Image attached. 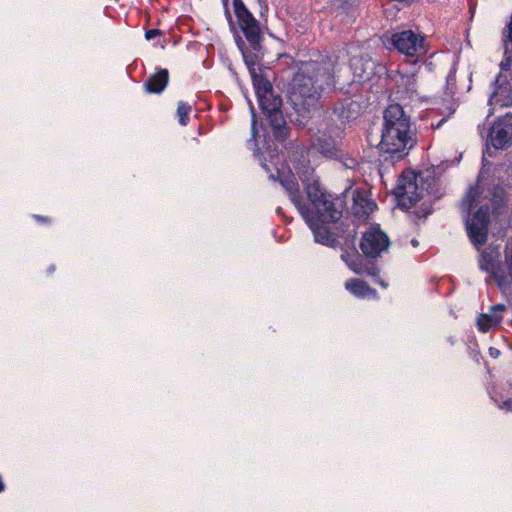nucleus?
Instances as JSON below:
<instances>
[{"label":"nucleus","mask_w":512,"mask_h":512,"mask_svg":"<svg viewBox=\"0 0 512 512\" xmlns=\"http://www.w3.org/2000/svg\"><path fill=\"white\" fill-rule=\"evenodd\" d=\"M413 140L410 131L409 119L405 116L402 107L398 104L390 105L384 113L379 148L383 153L397 155L399 158L411 148Z\"/></svg>","instance_id":"nucleus-1"},{"label":"nucleus","mask_w":512,"mask_h":512,"mask_svg":"<svg viewBox=\"0 0 512 512\" xmlns=\"http://www.w3.org/2000/svg\"><path fill=\"white\" fill-rule=\"evenodd\" d=\"M319 64L316 61L302 62L289 84V98L297 110H317L320 94L317 81Z\"/></svg>","instance_id":"nucleus-2"},{"label":"nucleus","mask_w":512,"mask_h":512,"mask_svg":"<svg viewBox=\"0 0 512 512\" xmlns=\"http://www.w3.org/2000/svg\"><path fill=\"white\" fill-rule=\"evenodd\" d=\"M300 179L305 185L308 203L299 205V211L305 222L314 234V241H320V185L317 177H315V168L302 164L298 170Z\"/></svg>","instance_id":"nucleus-3"},{"label":"nucleus","mask_w":512,"mask_h":512,"mask_svg":"<svg viewBox=\"0 0 512 512\" xmlns=\"http://www.w3.org/2000/svg\"><path fill=\"white\" fill-rule=\"evenodd\" d=\"M344 208V196L322 193V245L335 246L345 233L341 222Z\"/></svg>","instance_id":"nucleus-4"},{"label":"nucleus","mask_w":512,"mask_h":512,"mask_svg":"<svg viewBox=\"0 0 512 512\" xmlns=\"http://www.w3.org/2000/svg\"><path fill=\"white\" fill-rule=\"evenodd\" d=\"M429 177V173L416 174L413 171L404 172L395 188V196L398 199L399 205L409 209L423 198L425 192L435 196V181L426 183Z\"/></svg>","instance_id":"nucleus-5"},{"label":"nucleus","mask_w":512,"mask_h":512,"mask_svg":"<svg viewBox=\"0 0 512 512\" xmlns=\"http://www.w3.org/2000/svg\"><path fill=\"white\" fill-rule=\"evenodd\" d=\"M258 100L263 113L270 122L274 136L277 139L284 140L287 137V127L280 109L282 106L281 98L270 93L261 94V97Z\"/></svg>","instance_id":"nucleus-6"},{"label":"nucleus","mask_w":512,"mask_h":512,"mask_svg":"<svg viewBox=\"0 0 512 512\" xmlns=\"http://www.w3.org/2000/svg\"><path fill=\"white\" fill-rule=\"evenodd\" d=\"M508 63L500 64V73L495 81V88L489 100V106H512V71L507 69Z\"/></svg>","instance_id":"nucleus-7"},{"label":"nucleus","mask_w":512,"mask_h":512,"mask_svg":"<svg viewBox=\"0 0 512 512\" xmlns=\"http://www.w3.org/2000/svg\"><path fill=\"white\" fill-rule=\"evenodd\" d=\"M235 14L239 26L247 41L254 50H259L261 41V30L258 21L247 10L241 0H234Z\"/></svg>","instance_id":"nucleus-8"},{"label":"nucleus","mask_w":512,"mask_h":512,"mask_svg":"<svg viewBox=\"0 0 512 512\" xmlns=\"http://www.w3.org/2000/svg\"><path fill=\"white\" fill-rule=\"evenodd\" d=\"M390 41L400 53L407 56L419 57L426 53L424 37L412 30L394 33Z\"/></svg>","instance_id":"nucleus-9"},{"label":"nucleus","mask_w":512,"mask_h":512,"mask_svg":"<svg viewBox=\"0 0 512 512\" xmlns=\"http://www.w3.org/2000/svg\"><path fill=\"white\" fill-rule=\"evenodd\" d=\"M479 267L487 272L499 287L512 283V258H481Z\"/></svg>","instance_id":"nucleus-10"},{"label":"nucleus","mask_w":512,"mask_h":512,"mask_svg":"<svg viewBox=\"0 0 512 512\" xmlns=\"http://www.w3.org/2000/svg\"><path fill=\"white\" fill-rule=\"evenodd\" d=\"M487 143L495 149H506L512 145V114H506L493 123Z\"/></svg>","instance_id":"nucleus-11"},{"label":"nucleus","mask_w":512,"mask_h":512,"mask_svg":"<svg viewBox=\"0 0 512 512\" xmlns=\"http://www.w3.org/2000/svg\"><path fill=\"white\" fill-rule=\"evenodd\" d=\"M488 208L481 207L474 214L472 219L467 221L466 230L468 237L474 247L477 249L483 246L488 239Z\"/></svg>","instance_id":"nucleus-12"},{"label":"nucleus","mask_w":512,"mask_h":512,"mask_svg":"<svg viewBox=\"0 0 512 512\" xmlns=\"http://www.w3.org/2000/svg\"><path fill=\"white\" fill-rule=\"evenodd\" d=\"M389 244L387 235L379 228L372 227L364 233L360 248L364 256H379L388 251Z\"/></svg>","instance_id":"nucleus-13"},{"label":"nucleus","mask_w":512,"mask_h":512,"mask_svg":"<svg viewBox=\"0 0 512 512\" xmlns=\"http://www.w3.org/2000/svg\"><path fill=\"white\" fill-rule=\"evenodd\" d=\"M350 68L352 71V82L363 84L373 79L382 68L377 66L368 55L353 56L350 60Z\"/></svg>","instance_id":"nucleus-14"},{"label":"nucleus","mask_w":512,"mask_h":512,"mask_svg":"<svg viewBox=\"0 0 512 512\" xmlns=\"http://www.w3.org/2000/svg\"><path fill=\"white\" fill-rule=\"evenodd\" d=\"M347 266L358 275H365L372 278L373 282L387 289L389 284L380 278V270L377 266V258H342Z\"/></svg>","instance_id":"nucleus-15"},{"label":"nucleus","mask_w":512,"mask_h":512,"mask_svg":"<svg viewBox=\"0 0 512 512\" xmlns=\"http://www.w3.org/2000/svg\"><path fill=\"white\" fill-rule=\"evenodd\" d=\"M416 73L417 69L408 71L405 65H402L400 70L394 75L393 80L397 86L396 93L400 99L413 100L418 96L415 79Z\"/></svg>","instance_id":"nucleus-16"},{"label":"nucleus","mask_w":512,"mask_h":512,"mask_svg":"<svg viewBox=\"0 0 512 512\" xmlns=\"http://www.w3.org/2000/svg\"><path fill=\"white\" fill-rule=\"evenodd\" d=\"M341 65L337 55H328L322 60V91H332L339 81Z\"/></svg>","instance_id":"nucleus-17"},{"label":"nucleus","mask_w":512,"mask_h":512,"mask_svg":"<svg viewBox=\"0 0 512 512\" xmlns=\"http://www.w3.org/2000/svg\"><path fill=\"white\" fill-rule=\"evenodd\" d=\"M345 288L355 297L361 298V299H379L378 292L370 287L367 282L357 279V278H351L345 282Z\"/></svg>","instance_id":"nucleus-18"},{"label":"nucleus","mask_w":512,"mask_h":512,"mask_svg":"<svg viewBox=\"0 0 512 512\" xmlns=\"http://www.w3.org/2000/svg\"><path fill=\"white\" fill-rule=\"evenodd\" d=\"M376 208V205L362 193L358 191L352 192V206L351 212L359 217H366L371 214Z\"/></svg>","instance_id":"nucleus-19"},{"label":"nucleus","mask_w":512,"mask_h":512,"mask_svg":"<svg viewBox=\"0 0 512 512\" xmlns=\"http://www.w3.org/2000/svg\"><path fill=\"white\" fill-rule=\"evenodd\" d=\"M169 74L166 69H160L155 74L151 75L146 83L145 87L150 93H160L165 89L168 84Z\"/></svg>","instance_id":"nucleus-20"},{"label":"nucleus","mask_w":512,"mask_h":512,"mask_svg":"<svg viewBox=\"0 0 512 512\" xmlns=\"http://www.w3.org/2000/svg\"><path fill=\"white\" fill-rule=\"evenodd\" d=\"M502 316L497 314H480L477 320L478 330L488 332L492 327L500 325Z\"/></svg>","instance_id":"nucleus-21"},{"label":"nucleus","mask_w":512,"mask_h":512,"mask_svg":"<svg viewBox=\"0 0 512 512\" xmlns=\"http://www.w3.org/2000/svg\"><path fill=\"white\" fill-rule=\"evenodd\" d=\"M254 87L257 90L258 99H260L261 94H270L272 93L271 84L265 80L261 75L257 74L252 76Z\"/></svg>","instance_id":"nucleus-22"},{"label":"nucleus","mask_w":512,"mask_h":512,"mask_svg":"<svg viewBox=\"0 0 512 512\" xmlns=\"http://www.w3.org/2000/svg\"><path fill=\"white\" fill-rule=\"evenodd\" d=\"M191 111V106L184 103V102H179L178 103V107H177V115L179 117V123L182 125V126H185L187 125L188 123V120H189V113Z\"/></svg>","instance_id":"nucleus-23"},{"label":"nucleus","mask_w":512,"mask_h":512,"mask_svg":"<svg viewBox=\"0 0 512 512\" xmlns=\"http://www.w3.org/2000/svg\"><path fill=\"white\" fill-rule=\"evenodd\" d=\"M243 56L251 77L257 75L258 73L256 71V55L243 53Z\"/></svg>","instance_id":"nucleus-24"},{"label":"nucleus","mask_w":512,"mask_h":512,"mask_svg":"<svg viewBox=\"0 0 512 512\" xmlns=\"http://www.w3.org/2000/svg\"><path fill=\"white\" fill-rule=\"evenodd\" d=\"M159 34H160V30H158V29H151V30H148L145 33V37H146V39L150 40V39L155 38Z\"/></svg>","instance_id":"nucleus-25"},{"label":"nucleus","mask_w":512,"mask_h":512,"mask_svg":"<svg viewBox=\"0 0 512 512\" xmlns=\"http://www.w3.org/2000/svg\"><path fill=\"white\" fill-rule=\"evenodd\" d=\"M506 309L504 304H496L491 307L492 314H496V312H502Z\"/></svg>","instance_id":"nucleus-26"},{"label":"nucleus","mask_w":512,"mask_h":512,"mask_svg":"<svg viewBox=\"0 0 512 512\" xmlns=\"http://www.w3.org/2000/svg\"><path fill=\"white\" fill-rule=\"evenodd\" d=\"M502 408H504L507 411L512 412V399L505 400L503 402Z\"/></svg>","instance_id":"nucleus-27"},{"label":"nucleus","mask_w":512,"mask_h":512,"mask_svg":"<svg viewBox=\"0 0 512 512\" xmlns=\"http://www.w3.org/2000/svg\"><path fill=\"white\" fill-rule=\"evenodd\" d=\"M474 193H475V191L470 190V191H469V193H468V195H467V197L464 199V203H467L468 208H470V207H471V204H472V203H471L470 197H472V195H473Z\"/></svg>","instance_id":"nucleus-28"},{"label":"nucleus","mask_w":512,"mask_h":512,"mask_svg":"<svg viewBox=\"0 0 512 512\" xmlns=\"http://www.w3.org/2000/svg\"><path fill=\"white\" fill-rule=\"evenodd\" d=\"M322 155H325L327 157H333L334 153H333L332 149H330V148L324 149V147L322 146Z\"/></svg>","instance_id":"nucleus-29"},{"label":"nucleus","mask_w":512,"mask_h":512,"mask_svg":"<svg viewBox=\"0 0 512 512\" xmlns=\"http://www.w3.org/2000/svg\"><path fill=\"white\" fill-rule=\"evenodd\" d=\"M294 182L291 180V181H287V183L285 184V187L288 189V190H293L294 189Z\"/></svg>","instance_id":"nucleus-30"},{"label":"nucleus","mask_w":512,"mask_h":512,"mask_svg":"<svg viewBox=\"0 0 512 512\" xmlns=\"http://www.w3.org/2000/svg\"><path fill=\"white\" fill-rule=\"evenodd\" d=\"M4 483L2 481V478L0 477V493L4 490Z\"/></svg>","instance_id":"nucleus-31"},{"label":"nucleus","mask_w":512,"mask_h":512,"mask_svg":"<svg viewBox=\"0 0 512 512\" xmlns=\"http://www.w3.org/2000/svg\"><path fill=\"white\" fill-rule=\"evenodd\" d=\"M38 221H47V218L42 216H35Z\"/></svg>","instance_id":"nucleus-32"},{"label":"nucleus","mask_w":512,"mask_h":512,"mask_svg":"<svg viewBox=\"0 0 512 512\" xmlns=\"http://www.w3.org/2000/svg\"><path fill=\"white\" fill-rule=\"evenodd\" d=\"M411 244L416 247L418 245V241L416 239H412Z\"/></svg>","instance_id":"nucleus-33"},{"label":"nucleus","mask_w":512,"mask_h":512,"mask_svg":"<svg viewBox=\"0 0 512 512\" xmlns=\"http://www.w3.org/2000/svg\"><path fill=\"white\" fill-rule=\"evenodd\" d=\"M502 196H503V191L500 190V202H503V197Z\"/></svg>","instance_id":"nucleus-34"},{"label":"nucleus","mask_w":512,"mask_h":512,"mask_svg":"<svg viewBox=\"0 0 512 512\" xmlns=\"http://www.w3.org/2000/svg\"><path fill=\"white\" fill-rule=\"evenodd\" d=\"M252 131H253V136L255 135V127H254V124L252 125Z\"/></svg>","instance_id":"nucleus-35"},{"label":"nucleus","mask_w":512,"mask_h":512,"mask_svg":"<svg viewBox=\"0 0 512 512\" xmlns=\"http://www.w3.org/2000/svg\"><path fill=\"white\" fill-rule=\"evenodd\" d=\"M346 194H348V191H345V193L341 194L342 196H344L346 198Z\"/></svg>","instance_id":"nucleus-36"}]
</instances>
